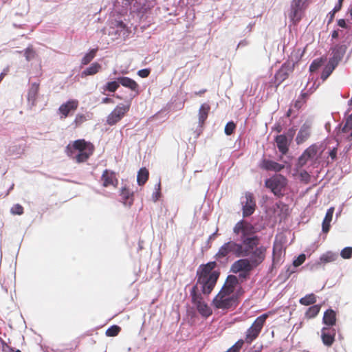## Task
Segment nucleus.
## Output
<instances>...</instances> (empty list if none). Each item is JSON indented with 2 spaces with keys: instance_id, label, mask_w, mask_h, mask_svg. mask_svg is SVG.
I'll return each instance as SVG.
<instances>
[{
  "instance_id": "f257e3e1",
  "label": "nucleus",
  "mask_w": 352,
  "mask_h": 352,
  "mask_svg": "<svg viewBox=\"0 0 352 352\" xmlns=\"http://www.w3.org/2000/svg\"><path fill=\"white\" fill-rule=\"evenodd\" d=\"M241 285L239 278L229 275L222 287L212 300V305L216 309L228 311L234 310L239 305V289Z\"/></svg>"
},
{
  "instance_id": "f03ea898",
  "label": "nucleus",
  "mask_w": 352,
  "mask_h": 352,
  "mask_svg": "<svg viewBox=\"0 0 352 352\" xmlns=\"http://www.w3.org/2000/svg\"><path fill=\"white\" fill-rule=\"evenodd\" d=\"M253 232H256L255 227L245 220H240L233 228V233L239 238L240 243L230 241L223 243L216 253L214 258L221 260L229 254H233L236 257H242L244 248V239Z\"/></svg>"
},
{
  "instance_id": "7ed1b4c3",
  "label": "nucleus",
  "mask_w": 352,
  "mask_h": 352,
  "mask_svg": "<svg viewBox=\"0 0 352 352\" xmlns=\"http://www.w3.org/2000/svg\"><path fill=\"white\" fill-rule=\"evenodd\" d=\"M217 263L210 261L200 265L196 272V283L190 293L209 296L215 287L220 276V272L216 270Z\"/></svg>"
},
{
  "instance_id": "20e7f679",
  "label": "nucleus",
  "mask_w": 352,
  "mask_h": 352,
  "mask_svg": "<svg viewBox=\"0 0 352 352\" xmlns=\"http://www.w3.org/2000/svg\"><path fill=\"white\" fill-rule=\"evenodd\" d=\"M244 242L242 257H247L254 269H256L265 260L267 248L261 245V238L256 232L248 235Z\"/></svg>"
},
{
  "instance_id": "39448f33",
  "label": "nucleus",
  "mask_w": 352,
  "mask_h": 352,
  "mask_svg": "<svg viewBox=\"0 0 352 352\" xmlns=\"http://www.w3.org/2000/svg\"><path fill=\"white\" fill-rule=\"evenodd\" d=\"M95 150L94 145L84 139L70 142L65 148L67 155L77 163H83L88 160Z\"/></svg>"
},
{
  "instance_id": "423d86ee",
  "label": "nucleus",
  "mask_w": 352,
  "mask_h": 352,
  "mask_svg": "<svg viewBox=\"0 0 352 352\" xmlns=\"http://www.w3.org/2000/svg\"><path fill=\"white\" fill-rule=\"evenodd\" d=\"M270 314V312L265 313L256 318V320L245 332V340H243L244 343L245 342L250 344L258 337Z\"/></svg>"
},
{
  "instance_id": "0eeeda50",
  "label": "nucleus",
  "mask_w": 352,
  "mask_h": 352,
  "mask_svg": "<svg viewBox=\"0 0 352 352\" xmlns=\"http://www.w3.org/2000/svg\"><path fill=\"white\" fill-rule=\"evenodd\" d=\"M287 185V178L280 174H276L265 182V187L269 188L278 197H281L284 195V191Z\"/></svg>"
},
{
  "instance_id": "6e6552de",
  "label": "nucleus",
  "mask_w": 352,
  "mask_h": 352,
  "mask_svg": "<svg viewBox=\"0 0 352 352\" xmlns=\"http://www.w3.org/2000/svg\"><path fill=\"white\" fill-rule=\"evenodd\" d=\"M130 107L131 101H128L125 104H120L117 105L107 116V123L109 125L113 126L120 122L129 111Z\"/></svg>"
},
{
  "instance_id": "1a4fd4ad",
  "label": "nucleus",
  "mask_w": 352,
  "mask_h": 352,
  "mask_svg": "<svg viewBox=\"0 0 352 352\" xmlns=\"http://www.w3.org/2000/svg\"><path fill=\"white\" fill-rule=\"evenodd\" d=\"M191 302L196 306L198 312L204 317L207 318L212 315V311L208 304L204 300L203 295L200 294H191Z\"/></svg>"
},
{
  "instance_id": "9d476101",
  "label": "nucleus",
  "mask_w": 352,
  "mask_h": 352,
  "mask_svg": "<svg viewBox=\"0 0 352 352\" xmlns=\"http://www.w3.org/2000/svg\"><path fill=\"white\" fill-rule=\"evenodd\" d=\"M253 270L254 269L249 262V259L244 257L234 262L231 266V272L235 274L242 272L243 274H240V276L243 277H245Z\"/></svg>"
},
{
  "instance_id": "9b49d317",
  "label": "nucleus",
  "mask_w": 352,
  "mask_h": 352,
  "mask_svg": "<svg viewBox=\"0 0 352 352\" xmlns=\"http://www.w3.org/2000/svg\"><path fill=\"white\" fill-rule=\"evenodd\" d=\"M245 201H242L243 217H248L254 213L256 208V201L253 194L250 192H245Z\"/></svg>"
},
{
  "instance_id": "f8f14e48",
  "label": "nucleus",
  "mask_w": 352,
  "mask_h": 352,
  "mask_svg": "<svg viewBox=\"0 0 352 352\" xmlns=\"http://www.w3.org/2000/svg\"><path fill=\"white\" fill-rule=\"evenodd\" d=\"M100 181L103 187L113 186L116 188L118 185V179L115 172L105 169L101 175Z\"/></svg>"
},
{
  "instance_id": "ddd939ff",
  "label": "nucleus",
  "mask_w": 352,
  "mask_h": 352,
  "mask_svg": "<svg viewBox=\"0 0 352 352\" xmlns=\"http://www.w3.org/2000/svg\"><path fill=\"white\" fill-rule=\"evenodd\" d=\"M318 149L316 146L311 145L308 147L299 157L297 166L298 168H302L304 166L309 160L313 159L316 155Z\"/></svg>"
},
{
  "instance_id": "4468645a",
  "label": "nucleus",
  "mask_w": 352,
  "mask_h": 352,
  "mask_svg": "<svg viewBox=\"0 0 352 352\" xmlns=\"http://www.w3.org/2000/svg\"><path fill=\"white\" fill-rule=\"evenodd\" d=\"M336 329L332 327H325L322 329L321 338L325 346H331L335 341Z\"/></svg>"
},
{
  "instance_id": "2eb2a0df",
  "label": "nucleus",
  "mask_w": 352,
  "mask_h": 352,
  "mask_svg": "<svg viewBox=\"0 0 352 352\" xmlns=\"http://www.w3.org/2000/svg\"><path fill=\"white\" fill-rule=\"evenodd\" d=\"M117 80L123 87L129 89L132 92L135 93L133 97L139 95L140 86L134 80L124 76L119 77Z\"/></svg>"
},
{
  "instance_id": "dca6fc26",
  "label": "nucleus",
  "mask_w": 352,
  "mask_h": 352,
  "mask_svg": "<svg viewBox=\"0 0 352 352\" xmlns=\"http://www.w3.org/2000/svg\"><path fill=\"white\" fill-rule=\"evenodd\" d=\"M259 166L265 170L274 172H280L285 168L283 164L267 159H263L261 162Z\"/></svg>"
},
{
  "instance_id": "f3484780",
  "label": "nucleus",
  "mask_w": 352,
  "mask_h": 352,
  "mask_svg": "<svg viewBox=\"0 0 352 352\" xmlns=\"http://www.w3.org/2000/svg\"><path fill=\"white\" fill-rule=\"evenodd\" d=\"M78 106V102L76 100H70L62 104L58 109L60 113L62 115L61 118H67L71 111L77 109Z\"/></svg>"
},
{
  "instance_id": "a211bd4d",
  "label": "nucleus",
  "mask_w": 352,
  "mask_h": 352,
  "mask_svg": "<svg viewBox=\"0 0 352 352\" xmlns=\"http://www.w3.org/2000/svg\"><path fill=\"white\" fill-rule=\"evenodd\" d=\"M120 195L124 205L131 206L133 204L134 194L128 187H122L120 189Z\"/></svg>"
},
{
  "instance_id": "6ab92c4d",
  "label": "nucleus",
  "mask_w": 352,
  "mask_h": 352,
  "mask_svg": "<svg viewBox=\"0 0 352 352\" xmlns=\"http://www.w3.org/2000/svg\"><path fill=\"white\" fill-rule=\"evenodd\" d=\"M341 135L342 138H345L349 142H352V115L346 120L341 131Z\"/></svg>"
},
{
  "instance_id": "aec40b11",
  "label": "nucleus",
  "mask_w": 352,
  "mask_h": 352,
  "mask_svg": "<svg viewBox=\"0 0 352 352\" xmlns=\"http://www.w3.org/2000/svg\"><path fill=\"white\" fill-rule=\"evenodd\" d=\"M305 8L291 5L289 17L294 24L298 23L302 19Z\"/></svg>"
},
{
  "instance_id": "412c9836",
  "label": "nucleus",
  "mask_w": 352,
  "mask_h": 352,
  "mask_svg": "<svg viewBox=\"0 0 352 352\" xmlns=\"http://www.w3.org/2000/svg\"><path fill=\"white\" fill-rule=\"evenodd\" d=\"M130 4L134 12L144 14L149 9L146 0H131Z\"/></svg>"
},
{
  "instance_id": "4be33fe9",
  "label": "nucleus",
  "mask_w": 352,
  "mask_h": 352,
  "mask_svg": "<svg viewBox=\"0 0 352 352\" xmlns=\"http://www.w3.org/2000/svg\"><path fill=\"white\" fill-rule=\"evenodd\" d=\"M277 147L279 151L283 154L285 155L289 150V143L286 135H278L275 138Z\"/></svg>"
},
{
  "instance_id": "5701e85b",
  "label": "nucleus",
  "mask_w": 352,
  "mask_h": 352,
  "mask_svg": "<svg viewBox=\"0 0 352 352\" xmlns=\"http://www.w3.org/2000/svg\"><path fill=\"white\" fill-rule=\"evenodd\" d=\"M40 84L38 82H33L29 89L28 93V100L31 102L32 106H35L38 91Z\"/></svg>"
},
{
  "instance_id": "b1692460",
  "label": "nucleus",
  "mask_w": 352,
  "mask_h": 352,
  "mask_svg": "<svg viewBox=\"0 0 352 352\" xmlns=\"http://www.w3.org/2000/svg\"><path fill=\"white\" fill-rule=\"evenodd\" d=\"M210 110V106L208 103H204L200 106L198 112L199 124L200 126L204 124L208 118Z\"/></svg>"
},
{
  "instance_id": "393cba45",
  "label": "nucleus",
  "mask_w": 352,
  "mask_h": 352,
  "mask_svg": "<svg viewBox=\"0 0 352 352\" xmlns=\"http://www.w3.org/2000/svg\"><path fill=\"white\" fill-rule=\"evenodd\" d=\"M323 323L329 327L336 324V313L331 309H327L324 313L322 318Z\"/></svg>"
},
{
  "instance_id": "a878e982",
  "label": "nucleus",
  "mask_w": 352,
  "mask_h": 352,
  "mask_svg": "<svg viewBox=\"0 0 352 352\" xmlns=\"http://www.w3.org/2000/svg\"><path fill=\"white\" fill-rule=\"evenodd\" d=\"M346 47L344 45H337L333 50V56L329 59L330 61H333L336 63L338 65L339 62L343 58L344 54H345Z\"/></svg>"
},
{
  "instance_id": "bb28decb",
  "label": "nucleus",
  "mask_w": 352,
  "mask_h": 352,
  "mask_svg": "<svg viewBox=\"0 0 352 352\" xmlns=\"http://www.w3.org/2000/svg\"><path fill=\"white\" fill-rule=\"evenodd\" d=\"M310 136L309 127L307 125H303L298 133L296 138V142L298 144L305 142Z\"/></svg>"
},
{
  "instance_id": "cd10ccee",
  "label": "nucleus",
  "mask_w": 352,
  "mask_h": 352,
  "mask_svg": "<svg viewBox=\"0 0 352 352\" xmlns=\"http://www.w3.org/2000/svg\"><path fill=\"white\" fill-rule=\"evenodd\" d=\"M333 212H334L333 207L329 208L327 211V213L325 214V217L323 219L322 224V232L324 233H327L329 231L330 226H331L330 223L332 221Z\"/></svg>"
},
{
  "instance_id": "c85d7f7f",
  "label": "nucleus",
  "mask_w": 352,
  "mask_h": 352,
  "mask_svg": "<svg viewBox=\"0 0 352 352\" xmlns=\"http://www.w3.org/2000/svg\"><path fill=\"white\" fill-rule=\"evenodd\" d=\"M102 69V65L97 63H93L89 67L86 68L82 72V76H93L98 73Z\"/></svg>"
},
{
  "instance_id": "c756f323",
  "label": "nucleus",
  "mask_w": 352,
  "mask_h": 352,
  "mask_svg": "<svg viewBox=\"0 0 352 352\" xmlns=\"http://www.w3.org/2000/svg\"><path fill=\"white\" fill-rule=\"evenodd\" d=\"M337 65L336 62L329 60L321 74V79L324 81L332 74Z\"/></svg>"
},
{
  "instance_id": "7c9ffc66",
  "label": "nucleus",
  "mask_w": 352,
  "mask_h": 352,
  "mask_svg": "<svg viewBox=\"0 0 352 352\" xmlns=\"http://www.w3.org/2000/svg\"><path fill=\"white\" fill-rule=\"evenodd\" d=\"M288 76L289 74L287 69L285 67L282 66L276 73L274 76L276 82H277L276 87H278L280 83L285 80Z\"/></svg>"
},
{
  "instance_id": "2f4dec72",
  "label": "nucleus",
  "mask_w": 352,
  "mask_h": 352,
  "mask_svg": "<svg viewBox=\"0 0 352 352\" xmlns=\"http://www.w3.org/2000/svg\"><path fill=\"white\" fill-rule=\"evenodd\" d=\"M149 173L146 168H141L138 173L137 182L139 186H143L148 179Z\"/></svg>"
},
{
  "instance_id": "473e14b6",
  "label": "nucleus",
  "mask_w": 352,
  "mask_h": 352,
  "mask_svg": "<svg viewBox=\"0 0 352 352\" xmlns=\"http://www.w3.org/2000/svg\"><path fill=\"white\" fill-rule=\"evenodd\" d=\"M338 258V255L336 253L331 252H327L323 254L320 258V263L326 264L335 261Z\"/></svg>"
},
{
  "instance_id": "72a5a7b5",
  "label": "nucleus",
  "mask_w": 352,
  "mask_h": 352,
  "mask_svg": "<svg viewBox=\"0 0 352 352\" xmlns=\"http://www.w3.org/2000/svg\"><path fill=\"white\" fill-rule=\"evenodd\" d=\"M316 302V296L314 294H309L299 300L300 304L305 306L314 305Z\"/></svg>"
},
{
  "instance_id": "f704fd0d",
  "label": "nucleus",
  "mask_w": 352,
  "mask_h": 352,
  "mask_svg": "<svg viewBox=\"0 0 352 352\" xmlns=\"http://www.w3.org/2000/svg\"><path fill=\"white\" fill-rule=\"evenodd\" d=\"M98 52V48L91 50L88 53H87L81 60V64L83 65H87L95 58L96 56V53Z\"/></svg>"
},
{
  "instance_id": "c9c22d12",
  "label": "nucleus",
  "mask_w": 352,
  "mask_h": 352,
  "mask_svg": "<svg viewBox=\"0 0 352 352\" xmlns=\"http://www.w3.org/2000/svg\"><path fill=\"white\" fill-rule=\"evenodd\" d=\"M320 310V306L318 305H313L307 309L305 313V317L307 318H313L316 317Z\"/></svg>"
},
{
  "instance_id": "e433bc0d",
  "label": "nucleus",
  "mask_w": 352,
  "mask_h": 352,
  "mask_svg": "<svg viewBox=\"0 0 352 352\" xmlns=\"http://www.w3.org/2000/svg\"><path fill=\"white\" fill-rule=\"evenodd\" d=\"M120 83L118 81L108 82L103 87L104 91H108L110 92H115L119 87Z\"/></svg>"
},
{
  "instance_id": "4c0bfd02",
  "label": "nucleus",
  "mask_w": 352,
  "mask_h": 352,
  "mask_svg": "<svg viewBox=\"0 0 352 352\" xmlns=\"http://www.w3.org/2000/svg\"><path fill=\"white\" fill-rule=\"evenodd\" d=\"M121 328L118 325H112L106 331V336L108 337H114L118 335L120 332Z\"/></svg>"
},
{
  "instance_id": "58836bf2",
  "label": "nucleus",
  "mask_w": 352,
  "mask_h": 352,
  "mask_svg": "<svg viewBox=\"0 0 352 352\" xmlns=\"http://www.w3.org/2000/svg\"><path fill=\"white\" fill-rule=\"evenodd\" d=\"M36 54V52L32 45L28 47L24 51V56L28 61L34 58Z\"/></svg>"
},
{
  "instance_id": "ea45409f",
  "label": "nucleus",
  "mask_w": 352,
  "mask_h": 352,
  "mask_svg": "<svg viewBox=\"0 0 352 352\" xmlns=\"http://www.w3.org/2000/svg\"><path fill=\"white\" fill-rule=\"evenodd\" d=\"M323 64V60L322 58L315 59L309 66V71L314 72L318 69Z\"/></svg>"
},
{
  "instance_id": "a19ab883",
  "label": "nucleus",
  "mask_w": 352,
  "mask_h": 352,
  "mask_svg": "<svg viewBox=\"0 0 352 352\" xmlns=\"http://www.w3.org/2000/svg\"><path fill=\"white\" fill-rule=\"evenodd\" d=\"M244 344V340H239L232 346L228 349L226 352H239Z\"/></svg>"
},
{
  "instance_id": "79ce46f5",
  "label": "nucleus",
  "mask_w": 352,
  "mask_h": 352,
  "mask_svg": "<svg viewBox=\"0 0 352 352\" xmlns=\"http://www.w3.org/2000/svg\"><path fill=\"white\" fill-rule=\"evenodd\" d=\"M10 212L14 215H21L23 214L24 209L21 205L16 204L11 208Z\"/></svg>"
},
{
  "instance_id": "37998d69",
  "label": "nucleus",
  "mask_w": 352,
  "mask_h": 352,
  "mask_svg": "<svg viewBox=\"0 0 352 352\" xmlns=\"http://www.w3.org/2000/svg\"><path fill=\"white\" fill-rule=\"evenodd\" d=\"M235 129H236L235 123L232 121L229 122L226 124V125L225 126V129H224L225 133L227 135H230L233 133Z\"/></svg>"
},
{
  "instance_id": "c03bdc74",
  "label": "nucleus",
  "mask_w": 352,
  "mask_h": 352,
  "mask_svg": "<svg viewBox=\"0 0 352 352\" xmlns=\"http://www.w3.org/2000/svg\"><path fill=\"white\" fill-rule=\"evenodd\" d=\"M340 256L344 259H349L352 257V247L344 248L340 252Z\"/></svg>"
},
{
  "instance_id": "a18cd8bd",
  "label": "nucleus",
  "mask_w": 352,
  "mask_h": 352,
  "mask_svg": "<svg viewBox=\"0 0 352 352\" xmlns=\"http://www.w3.org/2000/svg\"><path fill=\"white\" fill-rule=\"evenodd\" d=\"M87 120V118L84 114H77L75 120L74 121V124H75L76 127H78L80 126L83 122H85Z\"/></svg>"
},
{
  "instance_id": "49530a36",
  "label": "nucleus",
  "mask_w": 352,
  "mask_h": 352,
  "mask_svg": "<svg viewBox=\"0 0 352 352\" xmlns=\"http://www.w3.org/2000/svg\"><path fill=\"white\" fill-rule=\"evenodd\" d=\"M305 259H306V256H305V254H300L294 261H293V265L295 267H298L300 265H301L305 261Z\"/></svg>"
},
{
  "instance_id": "de8ad7c7",
  "label": "nucleus",
  "mask_w": 352,
  "mask_h": 352,
  "mask_svg": "<svg viewBox=\"0 0 352 352\" xmlns=\"http://www.w3.org/2000/svg\"><path fill=\"white\" fill-rule=\"evenodd\" d=\"M291 5L306 9L308 3L307 0H293Z\"/></svg>"
},
{
  "instance_id": "09e8293b",
  "label": "nucleus",
  "mask_w": 352,
  "mask_h": 352,
  "mask_svg": "<svg viewBox=\"0 0 352 352\" xmlns=\"http://www.w3.org/2000/svg\"><path fill=\"white\" fill-rule=\"evenodd\" d=\"M301 181L305 182L306 184L310 181V175L306 170H302L299 174Z\"/></svg>"
},
{
  "instance_id": "8fccbe9b",
  "label": "nucleus",
  "mask_w": 352,
  "mask_h": 352,
  "mask_svg": "<svg viewBox=\"0 0 352 352\" xmlns=\"http://www.w3.org/2000/svg\"><path fill=\"white\" fill-rule=\"evenodd\" d=\"M161 196V192H160V183L157 184V188L156 189V191L154 192L152 195L153 200L155 202L157 201L159 198Z\"/></svg>"
},
{
  "instance_id": "3c124183",
  "label": "nucleus",
  "mask_w": 352,
  "mask_h": 352,
  "mask_svg": "<svg viewBox=\"0 0 352 352\" xmlns=\"http://www.w3.org/2000/svg\"><path fill=\"white\" fill-rule=\"evenodd\" d=\"M151 70L149 69H143L138 72V74L141 78H146L149 76Z\"/></svg>"
},
{
  "instance_id": "603ef678",
  "label": "nucleus",
  "mask_w": 352,
  "mask_h": 352,
  "mask_svg": "<svg viewBox=\"0 0 352 352\" xmlns=\"http://www.w3.org/2000/svg\"><path fill=\"white\" fill-rule=\"evenodd\" d=\"M305 100H300V99H298V100H297L295 102V103H294V107H295L296 109H298H298H300L302 107V106L303 105V104L305 103Z\"/></svg>"
},
{
  "instance_id": "864d4df0",
  "label": "nucleus",
  "mask_w": 352,
  "mask_h": 352,
  "mask_svg": "<svg viewBox=\"0 0 352 352\" xmlns=\"http://www.w3.org/2000/svg\"><path fill=\"white\" fill-rule=\"evenodd\" d=\"M332 160H335L337 157V148H333L329 154Z\"/></svg>"
},
{
  "instance_id": "5fc2aeb1",
  "label": "nucleus",
  "mask_w": 352,
  "mask_h": 352,
  "mask_svg": "<svg viewBox=\"0 0 352 352\" xmlns=\"http://www.w3.org/2000/svg\"><path fill=\"white\" fill-rule=\"evenodd\" d=\"M344 0H338V3L336 5V6L333 8V12H338L340 11L342 6V3Z\"/></svg>"
},
{
  "instance_id": "6e6d98bb",
  "label": "nucleus",
  "mask_w": 352,
  "mask_h": 352,
  "mask_svg": "<svg viewBox=\"0 0 352 352\" xmlns=\"http://www.w3.org/2000/svg\"><path fill=\"white\" fill-rule=\"evenodd\" d=\"M336 12H333V10L332 11H331L328 15H327V17H329V21H328V23H330L333 21V19H334V16H335V14Z\"/></svg>"
},
{
  "instance_id": "4d7b16f0",
  "label": "nucleus",
  "mask_w": 352,
  "mask_h": 352,
  "mask_svg": "<svg viewBox=\"0 0 352 352\" xmlns=\"http://www.w3.org/2000/svg\"><path fill=\"white\" fill-rule=\"evenodd\" d=\"M207 91V89H201L198 91H195L194 92V95L195 96H201L203 94H204Z\"/></svg>"
},
{
  "instance_id": "13d9d810",
  "label": "nucleus",
  "mask_w": 352,
  "mask_h": 352,
  "mask_svg": "<svg viewBox=\"0 0 352 352\" xmlns=\"http://www.w3.org/2000/svg\"><path fill=\"white\" fill-rule=\"evenodd\" d=\"M102 103L107 104V103H114V101L110 98H104L102 100Z\"/></svg>"
},
{
  "instance_id": "bf43d9fd",
  "label": "nucleus",
  "mask_w": 352,
  "mask_h": 352,
  "mask_svg": "<svg viewBox=\"0 0 352 352\" xmlns=\"http://www.w3.org/2000/svg\"><path fill=\"white\" fill-rule=\"evenodd\" d=\"M338 25L341 28H345L346 27V22L344 19H339L338 21Z\"/></svg>"
},
{
  "instance_id": "052dcab7",
  "label": "nucleus",
  "mask_w": 352,
  "mask_h": 352,
  "mask_svg": "<svg viewBox=\"0 0 352 352\" xmlns=\"http://www.w3.org/2000/svg\"><path fill=\"white\" fill-rule=\"evenodd\" d=\"M8 72V69H4L0 74V82L2 81V80L3 79V78L6 76V75L7 74V72Z\"/></svg>"
},
{
  "instance_id": "680f3d73",
  "label": "nucleus",
  "mask_w": 352,
  "mask_h": 352,
  "mask_svg": "<svg viewBox=\"0 0 352 352\" xmlns=\"http://www.w3.org/2000/svg\"><path fill=\"white\" fill-rule=\"evenodd\" d=\"M8 352H21L19 349H14L12 347L8 346Z\"/></svg>"
},
{
  "instance_id": "e2e57ef3",
  "label": "nucleus",
  "mask_w": 352,
  "mask_h": 352,
  "mask_svg": "<svg viewBox=\"0 0 352 352\" xmlns=\"http://www.w3.org/2000/svg\"><path fill=\"white\" fill-rule=\"evenodd\" d=\"M338 36V31L336 30H334L333 32H332V38H336Z\"/></svg>"
},
{
  "instance_id": "0e129e2a",
  "label": "nucleus",
  "mask_w": 352,
  "mask_h": 352,
  "mask_svg": "<svg viewBox=\"0 0 352 352\" xmlns=\"http://www.w3.org/2000/svg\"><path fill=\"white\" fill-rule=\"evenodd\" d=\"M307 96H308V94L307 93H302L300 94V98H301L302 100H304Z\"/></svg>"
},
{
  "instance_id": "69168bd1",
  "label": "nucleus",
  "mask_w": 352,
  "mask_h": 352,
  "mask_svg": "<svg viewBox=\"0 0 352 352\" xmlns=\"http://www.w3.org/2000/svg\"><path fill=\"white\" fill-rule=\"evenodd\" d=\"M292 109H289L287 111V113H286L287 117H290V116H291V115H292Z\"/></svg>"
},
{
  "instance_id": "338daca9",
  "label": "nucleus",
  "mask_w": 352,
  "mask_h": 352,
  "mask_svg": "<svg viewBox=\"0 0 352 352\" xmlns=\"http://www.w3.org/2000/svg\"><path fill=\"white\" fill-rule=\"evenodd\" d=\"M275 253H276V248L274 247V249H273V255L274 256L275 255Z\"/></svg>"
},
{
  "instance_id": "774afa93",
  "label": "nucleus",
  "mask_w": 352,
  "mask_h": 352,
  "mask_svg": "<svg viewBox=\"0 0 352 352\" xmlns=\"http://www.w3.org/2000/svg\"><path fill=\"white\" fill-rule=\"evenodd\" d=\"M350 16H351V18L352 19V8L350 10Z\"/></svg>"
}]
</instances>
